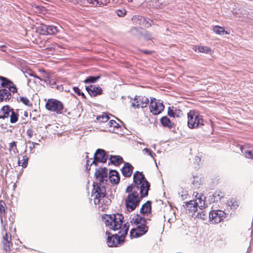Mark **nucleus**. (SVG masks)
<instances>
[{"instance_id":"nucleus-39","label":"nucleus","mask_w":253,"mask_h":253,"mask_svg":"<svg viewBox=\"0 0 253 253\" xmlns=\"http://www.w3.org/2000/svg\"><path fill=\"white\" fill-rule=\"evenodd\" d=\"M73 90L78 95H81L83 98H85V96L83 92L81 91V90H80V88L79 87H73Z\"/></svg>"},{"instance_id":"nucleus-7","label":"nucleus","mask_w":253,"mask_h":253,"mask_svg":"<svg viewBox=\"0 0 253 253\" xmlns=\"http://www.w3.org/2000/svg\"><path fill=\"white\" fill-rule=\"evenodd\" d=\"M165 107L160 101H156L155 98H151L150 110L154 115H158L163 111Z\"/></svg>"},{"instance_id":"nucleus-49","label":"nucleus","mask_w":253,"mask_h":253,"mask_svg":"<svg viewBox=\"0 0 253 253\" xmlns=\"http://www.w3.org/2000/svg\"><path fill=\"white\" fill-rule=\"evenodd\" d=\"M85 1L87 2V3H90V0H77V2H82L83 3H84Z\"/></svg>"},{"instance_id":"nucleus-34","label":"nucleus","mask_w":253,"mask_h":253,"mask_svg":"<svg viewBox=\"0 0 253 253\" xmlns=\"http://www.w3.org/2000/svg\"><path fill=\"white\" fill-rule=\"evenodd\" d=\"M5 202L2 200L0 201V221H3L2 215L4 214L5 212Z\"/></svg>"},{"instance_id":"nucleus-32","label":"nucleus","mask_w":253,"mask_h":253,"mask_svg":"<svg viewBox=\"0 0 253 253\" xmlns=\"http://www.w3.org/2000/svg\"><path fill=\"white\" fill-rule=\"evenodd\" d=\"M108 125L110 127H113V130H110V131H112V132H115L116 129H118L120 127L119 124L117 123L114 120H110L108 123Z\"/></svg>"},{"instance_id":"nucleus-51","label":"nucleus","mask_w":253,"mask_h":253,"mask_svg":"<svg viewBox=\"0 0 253 253\" xmlns=\"http://www.w3.org/2000/svg\"><path fill=\"white\" fill-rule=\"evenodd\" d=\"M242 14L243 15V16L246 17H247V18H250L251 19L252 17L251 16V15L249 14H246V13H242Z\"/></svg>"},{"instance_id":"nucleus-48","label":"nucleus","mask_w":253,"mask_h":253,"mask_svg":"<svg viewBox=\"0 0 253 253\" xmlns=\"http://www.w3.org/2000/svg\"><path fill=\"white\" fill-rule=\"evenodd\" d=\"M29 143L31 144V146H30V149L32 151L35 147V142H31L30 141L28 142Z\"/></svg>"},{"instance_id":"nucleus-41","label":"nucleus","mask_w":253,"mask_h":253,"mask_svg":"<svg viewBox=\"0 0 253 253\" xmlns=\"http://www.w3.org/2000/svg\"><path fill=\"white\" fill-rule=\"evenodd\" d=\"M195 201H197L198 203V206L200 207H203L205 205V202L203 200L202 197H200V198H197V199Z\"/></svg>"},{"instance_id":"nucleus-26","label":"nucleus","mask_w":253,"mask_h":253,"mask_svg":"<svg viewBox=\"0 0 253 253\" xmlns=\"http://www.w3.org/2000/svg\"><path fill=\"white\" fill-rule=\"evenodd\" d=\"M110 0H90V4L95 6H101L102 5H106Z\"/></svg>"},{"instance_id":"nucleus-24","label":"nucleus","mask_w":253,"mask_h":253,"mask_svg":"<svg viewBox=\"0 0 253 253\" xmlns=\"http://www.w3.org/2000/svg\"><path fill=\"white\" fill-rule=\"evenodd\" d=\"M109 161L110 163L115 165H119L123 162V158L120 156H113L111 155Z\"/></svg>"},{"instance_id":"nucleus-10","label":"nucleus","mask_w":253,"mask_h":253,"mask_svg":"<svg viewBox=\"0 0 253 253\" xmlns=\"http://www.w3.org/2000/svg\"><path fill=\"white\" fill-rule=\"evenodd\" d=\"M38 30L41 34L43 35H53L58 32L57 28L53 25H47L41 24L38 28Z\"/></svg>"},{"instance_id":"nucleus-37","label":"nucleus","mask_w":253,"mask_h":253,"mask_svg":"<svg viewBox=\"0 0 253 253\" xmlns=\"http://www.w3.org/2000/svg\"><path fill=\"white\" fill-rule=\"evenodd\" d=\"M10 122L11 123L13 124L16 123L18 121V115L13 110L12 111L10 115Z\"/></svg>"},{"instance_id":"nucleus-43","label":"nucleus","mask_w":253,"mask_h":253,"mask_svg":"<svg viewBox=\"0 0 253 253\" xmlns=\"http://www.w3.org/2000/svg\"><path fill=\"white\" fill-rule=\"evenodd\" d=\"M143 23L145 27H149L151 25L152 21L146 18H143Z\"/></svg>"},{"instance_id":"nucleus-19","label":"nucleus","mask_w":253,"mask_h":253,"mask_svg":"<svg viewBox=\"0 0 253 253\" xmlns=\"http://www.w3.org/2000/svg\"><path fill=\"white\" fill-rule=\"evenodd\" d=\"M198 203L194 200H191L186 202L185 205V209L190 211H197Z\"/></svg>"},{"instance_id":"nucleus-36","label":"nucleus","mask_w":253,"mask_h":253,"mask_svg":"<svg viewBox=\"0 0 253 253\" xmlns=\"http://www.w3.org/2000/svg\"><path fill=\"white\" fill-rule=\"evenodd\" d=\"M28 161V157L26 155L23 156V159L21 161H20L19 159L18 160V165L21 166L23 168H25L27 166Z\"/></svg>"},{"instance_id":"nucleus-21","label":"nucleus","mask_w":253,"mask_h":253,"mask_svg":"<svg viewBox=\"0 0 253 253\" xmlns=\"http://www.w3.org/2000/svg\"><path fill=\"white\" fill-rule=\"evenodd\" d=\"M151 202L150 201H147L144 204L141 209L140 212L142 214L148 213L150 212L151 211Z\"/></svg>"},{"instance_id":"nucleus-22","label":"nucleus","mask_w":253,"mask_h":253,"mask_svg":"<svg viewBox=\"0 0 253 253\" xmlns=\"http://www.w3.org/2000/svg\"><path fill=\"white\" fill-rule=\"evenodd\" d=\"M226 205L228 207H229L231 210H233L237 209L239 207L238 202L234 198L227 200Z\"/></svg>"},{"instance_id":"nucleus-50","label":"nucleus","mask_w":253,"mask_h":253,"mask_svg":"<svg viewBox=\"0 0 253 253\" xmlns=\"http://www.w3.org/2000/svg\"><path fill=\"white\" fill-rule=\"evenodd\" d=\"M89 163H90L89 161L87 160V162H86V169L87 170H89L90 169Z\"/></svg>"},{"instance_id":"nucleus-54","label":"nucleus","mask_w":253,"mask_h":253,"mask_svg":"<svg viewBox=\"0 0 253 253\" xmlns=\"http://www.w3.org/2000/svg\"><path fill=\"white\" fill-rule=\"evenodd\" d=\"M50 83H51L52 85H53V84H55V82H52L51 81V82H50Z\"/></svg>"},{"instance_id":"nucleus-4","label":"nucleus","mask_w":253,"mask_h":253,"mask_svg":"<svg viewBox=\"0 0 253 253\" xmlns=\"http://www.w3.org/2000/svg\"><path fill=\"white\" fill-rule=\"evenodd\" d=\"M188 126L190 128L194 129L200 127L204 125L202 116L198 112L191 110L187 114Z\"/></svg>"},{"instance_id":"nucleus-12","label":"nucleus","mask_w":253,"mask_h":253,"mask_svg":"<svg viewBox=\"0 0 253 253\" xmlns=\"http://www.w3.org/2000/svg\"><path fill=\"white\" fill-rule=\"evenodd\" d=\"M0 83L1 86L7 88L9 92L11 91L13 93L17 92V89L15 85L6 78L1 76Z\"/></svg>"},{"instance_id":"nucleus-52","label":"nucleus","mask_w":253,"mask_h":253,"mask_svg":"<svg viewBox=\"0 0 253 253\" xmlns=\"http://www.w3.org/2000/svg\"><path fill=\"white\" fill-rule=\"evenodd\" d=\"M143 52L144 53L148 54H150L152 53L151 51H149V50H143Z\"/></svg>"},{"instance_id":"nucleus-17","label":"nucleus","mask_w":253,"mask_h":253,"mask_svg":"<svg viewBox=\"0 0 253 253\" xmlns=\"http://www.w3.org/2000/svg\"><path fill=\"white\" fill-rule=\"evenodd\" d=\"M133 167L128 163H125L124 166L122 169V172L125 177H130L132 173Z\"/></svg>"},{"instance_id":"nucleus-44","label":"nucleus","mask_w":253,"mask_h":253,"mask_svg":"<svg viewBox=\"0 0 253 253\" xmlns=\"http://www.w3.org/2000/svg\"><path fill=\"white\" fill-rule=\"evenodd\" d=\"M168 114L169 116L172 117H175V115H176V114H175L174 109L173 108L170 109V108H169Z\"/></svg>"},{"instance_id":"nucleus-14","label":"nucleus","mask_w":253,"mask_h":253,"mask_svg":"<svg viewBox=\"0 0 253 253\" xmlns=\"http://www.w3.org/2000/svg\"><path fill=\"white\" fill-rule=\"evenodd\" d=\"M85 89L88 93L91 96H96L100 95L102 93V88L99 86L90 85L86 86Z\"/></svg>"},{"instance_id":"nucleus-30","label":"nucleus","mask_w":253,"mask_h":253,"mask_svg":"<svg viewBox=\"0 0 253 253\" xmlns=\"http://www.w3.org/2000/svg\"><path fill=\"white\" fill-rule=\"evenodd\" d=\"M99 76H89L85 80H84V82L85 84L94 83L97 82L98 80L100 79Z\"/></svg>"},{"instance_id":"nucleus-46","label":"nucleus","mask_w":253,"mask_h":253,"mask_svg":"<svg viewBox=\"0 0 253 253\" xmlns=\"http://www.w3.org/2000/svg\"><path fill=\"white\" fill-rule=\"evenodd\" d=\"M174 112L175 114H176V115H175V117H179L182 114V111L180 110H177L176 108L174 109Z\"/></svg>"},{"instance_id":"nucleus-13","label":"nucleus","mask_w":253,"mask_h":253,"mask_svg":"<svg viewBox=\"0 0 253 253\" xmlns=\"http://www.w3.org/2000/svg\"><path fill=\"white\" fill-rule=\"evenodd\" d=\"M103 221H124V216L122 214L117 213L112 214H103L102 216Z\"/></svg>"},{"instance_id":"nucleus-9","label":"nucleus","mask_w":253,"mask_h":253,"mask_svg":"<svg viewBox=\"0 0 253 253\" xmlns=\"http://www.w3.org/2000/svg\"><path fill=\"white\" fill-rule=\"evenodd\" d=\"M149 99L144 96H135L131 106L135 108L146 107L149 103Z\"/></svg>"},{"instance_id":"nucleus-2","label":"nucleus","mask_w":253,"mask_h":253,"mask_svg":"<svg viewBox=\"0 0 253 253\" xmlns=\"http://www.w3.org/2000/svg\"><path fill=\"white\" fill-rule=\"evenodd\" d=\"M95 176L96 181L93 184V189L91 197L93 198L94 204L97 205L106 196V186L108 180L109 179L112 183L118 184L120 181V176L117 171L111 170L108 177L107 169L102 168L96 169Z\"/></svg>"},{"instance_id":"nucleus-5","label":"nucleus","mask_w":253,"mask_h":253,"mask_svg":"<svg viewBox=\"0 0 253 253\" xmlns=\"http://www.w3.org/2000/svg\"><path fill=\"white\" fill-rule=\"evenodd\" d=\"M148 231V227L143 222H134L133 228L130 232L131 238H138L145 234Z\"/></svg>"},{"instance_id":"nucleus-42","label":"nucleus","mask_w":253,"mask_h":253,"mask_svg":"<svg viewBox=\"0 0 253 253\" xmlns=\"http://www.w3.org/2000/svg\"><path fill=\"white\" fill-rule=\"evenodd\" d=\"M116 13L118 16L123 17L126 14V11L125 9H119L116 11Z\"/></svg>"},{"instance_id":"nucleus-33","label":"nucleus","mask_w":253,"mask_h":253,"mask_svg":"<svg viewBox=\"0 0 253 253\" xmlns=\"http://www.w3.org/2000/svg\"><path fill=\"white\" fill-rule=\"evenodd\" d=\"M142 152L145 155H149L150 156L151 158H152V159L156 162L155 157L156 156V155L153 153L150 149L145 148L142 150Z\"/></svg>"},{"instance_id":"nucleus-20","label":"nucleus","mask_w":253,"mask_h":253,"mask_svg":"<svg viewBox=\"0 0 253 253\" xmlns=\"http://www.w3.org/2000/svg\"><path fill=\"white\" fill-rule=\"evenodd\" d=\"M224 197V193L220 191H216L211 196H210V202L212 203L217 202L218 201H220L221 198Z\"/></svg>"},{"instance_id":"nucleus-23","label":"nucleus","mask_w":253,"mask_h":253,"mask_svg":"<svg viewBox=\"0 0 253 253\" xmlns=\"http://www.w3.org/2000/svg\"><path fill=\"white\" fill-rule=\"evenodd\" d=\"M213 31L217 35H229V33L227 31H225L224 28L219 26H215L213 28Z\"/></svg>"},{"instance_id":"nucleus-11","label":"nucleus","mask_w":253,"mask_h":253,"mask_svg":"<svg viewBox=\"0 0 253 253\" xmlns=\"http://www.w3.org/2000/svg\"><path fill=\"white\" fill-rule=\"evenodd\" d=\"M226 213L223 211L215 210L210 212L209 214V219L214 221H221L226 217Z\"/></svg>"},{"instance_id":"nucleus-28","label":"nucleus","mask_w":253,"mask_h":253,"mask_svg":"<svg viewBox=\"0 0 253 253\" xmlns=\"http://www.w3.org/2000/svg\"><path fill=\"white\" fill-rule=\"evenodd\" d=\"M9 151L11 155L16 156L18 154V151L15 141H13L9 144Z\"/></svg>"},{"instance_id":"nucleus-57","label":"nucleus","mask_w":253,"mask_h":253,"mask_svg":"<svg viewBox=\"0 0 253 253\" xmlns=\"http://www.w3.org/2000/svg\"><path fill=\"white\" fill-rule=\"evenodd\" d=\"M135 222L138 221L137 219L134 221Z\"/></svg>"},{"instance_id":"nucleus-55","label":"nucleus","mask_w":253,"mask_h":253,"mask_svg":"<svg viewBox=\"0 0 253 253\" xmlns=\"http://www.w3.org/2000/svg\"><path fill=\"white\" fill-rule=\"evenodd\" d=\"M0 126L2 127L3 126V124H0Z\"/></svg>"},{"instance_id":"nucleus-25","label":"nucleus","mask_w":253,"mask_h":253,"mask_svg":"<svg viewBox=\"0 0 253 253\" xmlns=\"http://www.w3.org/2000/svg\"><path fill=\"white\" fill-rule=\"evenodd\" d=\"M178 194L181 200H184L186 199L188 196V192L183 188L180 187L178 189Z\"/></svg>"},{"instance_id":"nucleus-1","label":"nucleus","mask_w":253,"mask_h":253,"mask_svg":"<svg viewBox=\"0 0 253 253\" xmlns=\"http://www.w3.org/2000/svg\"><path fill=\"white\" fill-rule=\"evenodd\" d=\"M133 177V183L128 186L126 190V192L128 194L125 200L128 211H133L138 206L141 199L148 195L150 187L142 172L136 171Z\"/></svg>"},{"instance_id":"nucleus-18","label":"nucleus","mask_w":253,"mask_h":253,"mask_svg":"<svg viewBox=\"0 0 253 253\" xmlns=\"http://www.w3.org/2000/svg\"><path fill=\"white\" fill-rule=\"evenodd\" d=\"M11 97V93L6 89H0V102L7 101Z\"/></svg>"},{"instance_id":"nucleus-45","label":"nucleus","mask_w":253,"mask_h":253,"mask_svg":"<svg viewBox=\"0 0 253 253\" xmlns=\"http://www.w3.org/2000/svg\"><path fill=\"white\" fill-rule=\"evenodd\" d=\"M194 180L193 182V184L195 186V188H198L199 185H200V183H199V181H198L199 178L198 177H194Z\"/></svg>"},{"instance_id":"nucleus-56","label":"nucleus","mask_w":253,"mask_h":253,"mask_svg":"<svg viewBox=\"0 0 253 253\" xmlns=\"http://www.w3.org/2000/svg\"><path fill=\"white\" fill-rule=\"evenodd\" d=\"M39 145V144H38V143H36V144H35V146H36V145Z\"/></svg>"},{"instance_id":"nucleus-35","label":"nucleus","mask_w":253,"mask_h":253,"mask_svg":"<svg viewBox=\"0 0 253 253\" xmlns=\"http://www.w3.org/2000/svg\"><path fill=\"white\" fill-rule=\"evenodd\" d=\"M195 51L196 52H199L202 53H208L210 50V48L207 46H195Z\"/></svg>"},{"instance_id":"nucleus-6","label":"nucleus","mask_w":253,"mask_h":253,"mask_svg":"<svg viewBox=\"0 0 253 253\" xmlns=\"http://www.w3.org/2000/svg\"><path fill=\"white\" fill-rule=\"evenodd\" d=\"M45 108L51 112H55L57 114H61L64 107L61 101L55 99H49L46 103Z\"/></svg>"},{"instance_id":"nucleus-8","label":"nucleus","mask_w":253,"mask_h":253,"mask_svg":"<svg viewBox=\"0 0 253 253\" xmlns=\"http://www.w3.org/2000/svg\"><path fill=\"white\" fill-rule=\"evenodd\" d=\"M108 159L106 152L103 149H98L94 155V160L92 161L90 165L94 164L97 166V162L105 163Z\"/></svg>"},{"instance_id":"nucleus-16","label":"nucleus","mask_w":253,"mask_h":253,"mask_svg":"<svg viewBox=\"0 0 253 253\" xmlns=\"http://www.w3.org/2000/svg\"><path fill=\"white\" fill-rule=\"evenodd\" d=\"M11 241V235L7 233H5V235L3 236V245L4 250L7 252L10 250V248L12 247V244L10 242Z\"/></svg>"},{"instance_id":"nucleus-29","label":"nucleus","mask_w":253,"mask_h":253,"mask_svg":"<svg viewBox=\"0 0 253 253\" xmlns=\"http://www.w3.org/2000/svg\"><path fill=\"white\" fill-rule=\"evenodd\" d=\"M242 153L248 159H253V150H248L245 147L241 148Z\"/></svg>"},{"instance_id":"nucleus-27","label":"nucleus","mask_w":253,"mask_h":253,"mask_svg":"<svg viewBox=\"0 0 253 253\" xmlns=\"http://www.w3.org/2000/svg\"><path fill=\"white\" fill-rule=\"evenodd\" d=\"M161 123L164 127H168L169 128L172 127V124L169 120L167 116L162 117L161 119Z\"/></svg>"},{"instance_id":"nucleus-53","label":"nucleus","mask_w":253,"mask_h":253,"mask_svg":"<svg viewBox=\"0 0 253 253\" xmlns=\"http://www.w3.org/2000/svg\"><path fill=\"white\" fill-rule=\"evenodd\" d=\"M29 75L31 76H34L35 78H37L39 80H41V79L40 78V77H39L38 76H34L33 74H31V73H29Z\"/></svg>"},{"instance_id":"nucleus-40","label":"nucleus","mask_w":253,"mask_h":253,"mask_svg":"<svg viewBox=\"0 0 253 253\" xmlns=\"http://www.w3.org/2000/svg\"><path fill=\"white\" fill-rule=\"evenodd\" d=\"M20 100L26 105L29 106L30 105V101L26 97H20Z\"/></svg>"},{"instance_id":"nucleus-38","label":"nucleus","mask_w":253,"mask_h":253,"mask_svg":"<svg viewBox=\"0 0 253 253\" xmlns=\"http://www.w3.org/2000/svg\"><path fill=\"white\" fill-rule=\"evenodd\" d=\"M97 119L101 122H106L109 119V117L104 113L102 115L98 116Z\"/></svg>"},{"instance_id":"nucleus-31","label":"nucleus","mask_w":253,"mask_h":253,"mask_svg":"<svg viewBox=\"0 0 253 253\" xmlns=\"http://www.w3.org/2000/svg\"><path fill=\"white\" fill-rule=\"evenodd\" d=\"M207 217L208 215L205 213L204 211H202L197 214L196 217H195V219L197 221L205 220L207 219Z\"/></svg>"},{"instance_id":"nucleus-47","label":"nucleus","mask_w":253,"mask_h":253,"mask_svg":"<svg viewBox=\"0 0 253 253\" xmlns=\"http://www.w3.org/2000/svg\"><path fill=\"white\" fill-rule=\"evenodd\" d=\"M27 134L29 138H31L33 135L34 131L32 129L29 128L27 131Z\"/></svg>"},{"instance_id":"nucleus-15","label":"nucleus","mask_w":253,"mask_h":253,"mask_svg":"<svg viewBox=\"0 0 253 253\" xmlns=\"http://www.w3.org/2000/svg\"><path fill=\"white\" fill-rule=\"evenodd\" d=\"M13 110L8 105L3 106L0 110V119H8Z\"/></svg>"},{"instance_id":"nucleus-3","label":"nucleus","mask_w":253,"mask_h":253,"mask_svg":"<svg viewBox=\"0 0 253 253\" xmlns=\"http://www.w3.org/2000/svg\"><path fill=\"white\" fill-rule=\"evenodd\" d=\"M106 226L114 231H118L120 236L117 234L109 235L107 231L106 234L108 235L106 243L110 247H116L123 244L125 241V237L127 233L129 228L128 222H105Z\"/></svg>"},{"instance_id":"nucleus-58","label":"nucleus","mask_w":253,"mask_h":253,"mask_svg":"<svg viewBox=\"0 0 253 253\" xmlns=\"http://www.w3.org/2000/svg\"><path fill=\"white\" fill-rule=\"evenodd\" d=\"M4 47V45H2V46H1V47Z\"/></svg>"}]
</instances>
